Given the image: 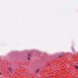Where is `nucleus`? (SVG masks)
<instances>
[{"label": "nucleus", "instance_id": "7", "mask_svg": "<svg viewBox=\"0 0 78 78\" xmlns=\"http://www.w3.org/2000/svg\"><path fill=\"white\" fill-rule=\"evenodd\" d=\"M77 78H78V77H77Z\"/></svg>", "mask_w": 78, "mask_h": 78}, {"label": "nucleus", "instance_id": "4", "mask_svg": "<svg viewBox=\"0 0 78 78\" xmlns=\"http://www.w3.org/2000/svg\"><path fill=\"white\" fill-rule=\"evenodd\" d=\"M62 55H60L59 56V58H61L62 57Z\"/></svg>", "mask_w": 78, "mask_h": 78}, {"label": "nucleus", "instance_id": "6", "mask_svg": "<svg viewBox=\"0 0 78 78\" xmlns=\"http://www.w3.org/2000/svg\"><path fill=\"white\" fill-rule=\"evenodd\" d=\"M2 75V73H0V75Z\"/></svg>", "mask_w": 78, "mask_h": 78}, {"label": "nucleus", "instance_id": "3", "mask_svg": "<svg viewBox=\"0 0 78 78\" xmlns=\"http://www.w3.org/2000/svg\"><path fill=\"white\" fill-rule=\"evenodd\" d=\"M39 71V69H38L36 71V72L37 73V72H38Z\"/></svg>", "mask_w": 78, "mask_h": 78}, {"label": "nucleus", "instance_id": "2", "mask_svg": "<svg viewBox=\"0 0 78 78\" xmlns=\"http://www.w3.org/2000/svg\"><path fill=\"white\" fill-rule=\"evenodd\" d=\"M8 69L9 70V71H12V69H11V68H9Z\"/></svg>", "mask_w": 78, "mask_h": 78}, {"label": "nucleus", "instance_id": "1", "mask_svg": "<svg viewBox=\"0 0 78 78\" xmlns=\"http://www.w3.org/2000/svg\"><path fill=\"white\" fill-rule=\"evenodd\" d=\"M74 68H75V69L76 70L78 69V65H74Z\"/></svg>", "mask_w": 78, "mask_h": 78}, {"label": "nucleus", "instance_id": "5", "mask_svg": "<svg viewBox=\"0 0 78 78\" xmlns=\"http://www.w3.org/2000/svg\"><path fill=\"white\" fill-rule=\"evenodd\" d=\"M30 58H29V57H28V58H27L28 60H30Z\"/></svg>", "mask_w": 78, "mask_h": 78}]
</instances>
